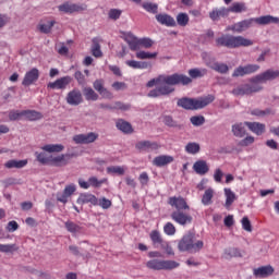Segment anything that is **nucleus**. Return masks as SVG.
Masks as SVG:
<instances>
[{
	"label": "nucleus",
	"instance_id": "nucleus-1",
	"mask_svg": "<svg viewBox=\"0 0 279 279\" xmlns=\"http://www.w3.org/2000/svg\"><path fill=\"white\" fill-rule=\"evenodd\" d=\"M193 80L184 74H171V75H159L157 78H153L147 83L148 88L156 86L155 89L148 93V97H162L171 95L175 88L181 84L182 86H189Z\"/></svg>",
	"mask_w": 279,
	"mask_h": 279
},
{
	"label": "nucleus",
	"instance_id": "nucleus-2",
	"mask_svg": "<svg viewBox=\"0 0 279 279\" xmlns=\"http://www.w3.org/2000/svg\"><path fill=\"white\" fill-rule=\"evenodd\" d=\"M217 47H228L239 49V47H252L254 41L243 36L222 35L216 39Z\"/></svg>",
	"mask_w": 279,
	"mask_h": 279
},
{
	"label": "nucleus",
	"instance_id": "nucleus-3",
	"mask_svg": "<svg viewBox=\"0 0 279 279\" xmlns=\"http://www.w3.org/2000/svg\"><path fill=\"white\" fill-rule=\"evenodd\" d=\"M213 101H215V96L213 95H208L197 99L181 98L178 100V106L184 108L185 110H202V108H206V106L213 104Z\"/></svg>",
	"mask_w": 279,
	"mask_h": 279
},
{
	"label": "nucleus",
	"instance_id": "nucleus-4",
	"mask_svg": "<svg viewBox=\"0 0 279 279\" xmlns=\"http://www.w3.org/2000/svg\"><path fill=\"white\" fill-rule=\"evenodd\" d=\"M203 247L204 241L195 239L193 233L183 235L178 244L180 252H190V254H197Z\"/></svg>",
	"mask_w": 279,
	"mask_h": 279
},
{
	"label": "nucleus",
	"instance_id": "nucleus-5",
	"mask_svg": "<svg viewBox=\"0 0 279 279\" xmlns=\"http://www.w3.org/2000/svg\"><path fill=\"white\" fill-rule=\"evenodd\" d=\"M146 267L154 271H171V269H178V267H180V263L175 260L150 259L146 263Z\"/></svg>",
	"mask_w": 279,
	"mask_h": 279
},
{
	"label": "nucleus",
	"instance_id": "nucleus-6",
	"mask_svg": "<svg viewBox=\"0 0 279 279\" xmlns=\"http://www.w3.org/2000/svg\"><path fill=\"white\" fill-rule=\"evenodd\" d=\"M202 58L206 64V66H209V69H213V71H216V73H220L221 75H226L230 71V66L226 63L216 62L215 59H210V56L206 52L202 53Z\"/></svg>",
	"mask_w": 279,
	"mask_h": 279
},
{
	"label": "nucleus",
	"instance_id": "nucleus-7",
	"mask_svg": "<svg viewBox=\"0 0 279 279\" xmlns=\"http://www.w3.org/2000/svg\"><path fill=\"white\" fill-rule=\"evenodd\" d=\"M58 10L59 12H63V14H75V12H84V10H86V4L66 1L60 4Z\"/></svg>",
	"mask_w": 279,
	"mask_h": 279
},
{
	"label": "nucleus",
	"instance_id": "nucleus-8",
	"mask_svg": "<svg viewBox=\"0 0 279 279\" xmlns=\"http://www.w3.org/2000/svg\"><path fill=\"white\" fill-rule=\"evenodd\" d=\"M279 77L278 70H267L252 78L253 84H265V82H271Z\"/></svg>",
	"mask_w": 279,
	"mask_h": 279
},
{
	"label": "nucleus",
	"instance_id": "nucleus-9",
	"mask_svg": "<svg viewBox=\"0 0 279 279\" xmlns=\"http://www.w3.org/2000/svg\"><path fill=\"white\" fill-rule=\"evenodd\" d=\"M108 182V179H97V177H90L87 181L83 179H78V185L81 189H84L85 191H88L90 186L93 189H99L101 187V184H106Z\"/></svg>",
	"mask_w": 279,
	"mask_h": 279
},
{
	"label": "nucleus",
	"instance_id": "nucleus-10",
	"mask_svg": "<svg viewBox=\"0 0 279 279\" xmlns=\"http://www.w3.org/2000/svg\"><path fill=\"white\" fill-rule=\"evenodd\" d=\"M97 138H99V134L95 132L77 134L73 136V141L76 143V145H90V143H95Z\"/></svg>",
	"mask_w": 279,
	"mask_h": 279
},
{
	"label": "nucleus",
	"instance_id": "nucleus-11",
	"mask_svg": "<svg viewBox=\"0 0 279 279\" xmlns=\"http://www.w3.org/2000/svg\"><path fill=\"white\" fill-rule=\"evenodd\" d=\"M171 219L175 223H179V226H189V223H193V216L180 210L173 211L171 214Z\"/></svg>",
	"mask_w": 279,
	"mask_h": 279
},
{
	"label": "nucleus",
	"instance_id": "nucleus-12",
	"mask_svg": "<svg viewBox=\"0 0 279 279\" xmlns=\"http://www.w3.org/2000/svg\"><path fill=\"white\" fill-rule=\"evenodd\" d=\"M263 87L254 84V85H250V84H245V85H241L236 88H234L232 90L233 95H235L236 97H241L243 95H252V93H258V90H262Z\"/></svg>",
	"mask_w": 279,
	"mask_h": 279
},
{
	"label": "nucleus",
	"instance_id": "nucleus-13",
	"mask_svg": "<svg viewBox=\"0 0 279 279\" xmlns=\"http://www.w3.org/2000/svg\"><path fill=\"white\" fill-rule=\"evenodd\" d=\"M260 69L258 64H247L245 66H239L234 70L232 77H243V75H252Z\"/></svg>",
	"mask_w": 279,
	"mask_h": 279
},
{
	"label": "nucleus",
	"instance_id": "nucleus-14",
	"mask_svg": "<svg viewBox=\"0 0 279 279\" xmlns=\"http://www.w3.org/2000/svg\"><path fill=\"white\" fill-rule=\"evenodd\" d=\"M253 23L254 19L243 20L231 26H227L226 32H235L236 34H241L242 32H245V29H250Z\"/></svg>",
	"mask_w": 279,
	"mask_h": 279
},
{
	"label": "nucleus",
	"instance_id": "nucleus-15",
	"mask_svg": "<svg viewBox=\"0 0 279 279\" xmlns=\"http://www.w3.org/2000/svg\"><path fill=\"white\" fill-rule=\"evenodd\" d=\"M71 82H73V77L62 76L54 82L48 83V88H51L52 90H64Z\"/></svg>",
	"mask_w": 279,
	"mask_h": 279
},
{
	"label": "nucleus",
	"instance_id": "nucleus-16",
	"mask_svg": "<svg viewBox=\"0 0 279 279\" xmlns=\"http://www.w3.org/2000/svg\"><path fill=\"white\" fill-rule=\"evenodd\" d=\"M38 77H40V71H38L37 68H33L25 73L22 85L32 86V84H36V82H38Z\"/></svg>",
	"mask_w": 279,
	"mask_h": 279
},
{
	"label": "nucleus",
	"instance_id": "nucleus-17",
	"mask_svg": "<svg viewBox=\"0 0 279 279\" xmlns=\"http://www.w3.org/2000/svg\"><path fill=\"white\" fill-rule=\"evenodd\" d=\"M168 204L175 208L179 211L190 210L189 204H186V199L182 196H172L169 198Z\"/></svg>",
	"mask_w": 279,
	"mask_h": 279
},
{
	"label": "nucleus",
	"instance_id": "nucleus-18",
	"mask_svg": "<svg viewBox=\"0 0 279 279\" xmlns=\"http://www.w3.org/2000/svg\"><path fill=\"white\" fill-rule=\"evenodd\" d=\"M66 104L69 106H80L82 101H84V98L82 97V92L80 89H72L66 95Z\"/></svg>",
	"mask_w": 279,
	"mask_h": 279
},
{
	"label": "nucleus",
	"instance_id": "nucleus-19",
	"mask_svg": "<svg viewBox=\"0 0 279 279\" xmlns=\"http://www.w3.org/2000/svg\"><path fill=\"white\" fill-rule=\"evenodd\" d=\"M155 19L160 25H165L166 27H175L178 25L175 19L167 13L156 14Z\"/></svg>",
	"mask_w": 279,
	"mask_h": 279
},
{
	"label": "nucleus",
	"instance_id": "nucleus-20",
	"mask_svg": "<svg viewBox=\"0 0 279 279\" xmlns=\"http://www.w3.org/2000/svg\"><path fill=\"white\" fill-rule=\"evenodd\" d=\"M124 40L129 45L131 51H138L141 49V39L135 37L132 33H126L124 35Z\"/></svg>",
	"mask_w": 279,
	"mask_h": 279
},
{
	"label": "nucleus",
	"instance_id": "nucleus-21",
	"mask_svg": "<svg viewBox=\"0 0 279 279\" xmlns=\"http://www.w3.org/2000/svg\"><path fill=\"white\" fill-rule=\"evenodd\" d=\"M136 149L140 151H156L160 149V145L156 142L142 141L136 144Z\"/></svg>",
	"mask_w": 279,
	"mask_h": 279
},
{
	"label": "nucleus",
	"instance_id": "nucleus-22",
	"mask_svg": "<svg viewBox=\"0 0 279 279\" xmlns=\"http://www.w3.org/2000/svg\"><path fill=\"white\" fill-rule=\"evenodd\" d=\"M76 204H81V206H84V204H90L92 206H97V196L90 193H82L80 194Z\"/></svg>",
	"mask_w": 279,
	"mask_h": 279
},
{
	"label": "nucleus",
	"instance_id": "nucleus-23",
	"mask_svg": "<svg viewBox=\"0 0 279 279\" xmlns=\"http://www.w3.org/2000/svg\"><path fill=\"white\" fill-rule=\"evenodd\" d=\"M255 278H269V276L274 275V267L271 266H262L259 268H255L253 270Z\"/></svg>",
	"mask_w": 279,
	"mask_h": 279
},
{
	"label": "nucleus",
	"instance_id": "nucleus-24",
	"mask_svg": "<svg viewBox=\"0 0 279 279\" xmlns=\"http://www.w3.org/2000/svg\"><path fill=\"white\" fill-rule=\"evenodd\" d=\"M193 171H195L197 175H206V173L210 171V167L208 166V162H206V160H197L193 165Z\"/></svg>",
	"mask_w": 279,
	"mask_h": 279
},
{
	"label": "nucleus",
	"instance_id": "nucleus-25",
	"mask_svg": "<svg viewBox=\"0 0 279 279\" xmlns=\"http://www.w3.org/2000/svg\"><path fill=\"white\" fill-rule=\"evenodd\" d=\"M174 158L171 155H160L154 158L153 165L155 167H167V165H171Z\"/></svg>",
	"mask_w": 279,
	"mask_h": 279
},
{
	"label": "nucleus",
	"instance_id": "nucleus-26",
	"mask_svg": "<svg viewBox=\"0 0 279 279\" xmlns=\"http://www.w3.org/2000/svg\"><path fill=\"white\" fill-rule=\"evenodd\" d=\"M69 155L51 156L49 165L51 167H66V165H69Z\"/></svg>",
	"mask_w": 279,
	"mask_h": 279
},
{
	"label": "nucleus",
	"instance_id": "nucleus-27",
	"mask_svg": "<svg viewBox=\"0 0 279 279\" xmlns=\"http://www.w3.org/2000/svg\"><path fill=\"white\" fill-rule=\"evenodd\" d=\"M228 14H230V9H226V8L214 9L209 13V17L211 19V21H219V19H226Z\"/></svg>",
	"mask_w": 279,
	"mask_h": 279
},
{
	"label": "nucleus",
	"instance_id": "nucleus-28",
	"mask_svg": "<svg viewBox=\"0 0 279 279\" xmlns=\"http://www.w3.org/2000/svg\"><path fill=\"white\" fill-rule=\"evenodd\" d=\"M254 23H257V25H269L270 23L278 24L279 19L275 17L272 15H264L259 17H253Z\"/></svg>",
	"mask_w": 279,
	"mask_h": 279
},
{
	"label": "nucleus",
	"instance_id": "nucleus-29",
	"mask_svg": "<svg viewBox=\"0 0 279 279\" xmlns=\"http://www.w3.org/2000/svg\"><path fill=\"white\" fill-rule=\"evenodd\" d=\"M245 125L253 132V134H256L257 136H260L265 132V124L258 123V122H245Z\"/></svg>",
	"mask_w": 279,
	"mask_h": 279
},
{
	"label": "nucleus",
	"instance_id": "nucleus-30",
	"mask_svg": "<svg viewBox=\"0 0 279 279\" xmlns=\"http://www.w3.org/2000/svg\"><path fill=\"white\" fill-rule=\"evenodd\" d=\"M214 197H215V190L213 187L205 190L201 201L203 206H210V204H213Z\"/></svg>",
	"mask_w": 279,
	"mask_h": 279
},
{
	"label": "nucleus",
	"instance_id": "nucleus-31",
	"mask_svg": "<svg viewBox=\"0 0 279 279\" xmlns=\"http://www.w3.org/2000/svg\"><path fill=\"white\" fill-rule=\"evenodd\" d=\"M7 169H23V167H27V159L16 160L12 159L4 163Z\"/></svg>",
	"mask_w": 279,
	"mask_h": 279
},
{
	"label": "nucleus",
	"instance_id": "nucleus-32",
	"mask_svg": "<svg viewBox=\"0 0 279 279\" xmlns=\"http://www.w3.org/2000/svg\"><path fill=\"white\" fill-rule=\"evenodd\" d=\"M223 191L226 196L225 206L226 208H230V206L236 202V194L230 187H225Z\"/></svg>",
	"mask_w": 279,
	"mask_h": 279
},
{
	"label": "nucleus",
	"instance_id": "nucleus-33",
	"mask_svg": "<svg viewBox=\"0 0 279 279\" xmlns=\"http://www.w3.org/2000/svg\"><path fill=\"white\" fill-rule=\"evenodd\" d=\"M22 114L27 121H40L43 119V113L36 110H24Z\"/></svg>",
	"mask_w": 279,
	"mask_h": 279
},
{
	"label": "nucleus",
	"instance_id": "nucleus-34",
	"mask_svg": "<svg viewBox=\"0 0 279 279\" xmlns=\"http://www.w3.org/2000/svg\"><path fill=\"white\" fill-rule=\"evenodd\" d=\"M43 151H47L48 154H59L64 150V145L62 144H47L41 147Z\"/></svg>",
	"mask_w": 279,
	"mask_h": 279
},
{
	"label": "nucleus",
	"instance_id": "nucleus-35",
	"mask_svg": "<svg viewBox=\"0 0 279 279\" xmlns=\"http://www.w3.org/2000/svg\"><path fill=\"white\" fill-rule=\"evenodd\" d=\"M83 95L86 99V101H97L99 99V94L93 89V87H85L83 89Z\"/></svg>",
	"mask_w": 279,
	"mask_h": 279
},
{
	"label": "nucleus",
	"instance_id": "nucleus-36",
	"mask_svg": "<svg viewBox=\"0 0 279 279\" xmlns=\"http://www.w3.org/2000/svg\"><path fill=\"white\" fill-rule=\"evenodd\" d=\"M125 171H128V167L125 166H110L107 168L109 175H124Z\"/></svg>",
	"mask_w": 279,
	"mask_h": 279
},
{
	"label": "nucleus",
	"instance_id": "nucleus-37",
	"mask_svg": "<svg viewBox=\"0 0 279 279\" xmlns=\"http://www.w3.org/2000/svg\"><path fill=\"white\" fill-rule=\"evenodd\" d=\"M223 257L225 258H242L243 253L241 252V250L236 247H230L225 250Z\"/></svg>",
	"mask_w": 279,
	"mask_h": 279
},
{
	"label": "nucleus",
	"instance_id": "nucleus-38",
	"mask_svg": "<svg viewBox=\"0 0 279 279\" xmlns=\"http://www.w3.org/2000/svg\"><path fill=\"white\" fill-rule=\"evenodd\" d=\"M53 25H56L53 20H47L38 25V29L41 32V34H49L53 28Z\"/></svg>",
	"mask_w": 279,
	"mask_h": 279
},
{
	"label": "nucleus",
	"instance_id": "nucleus-39",
	"mask_svg": "<svg viewBox=\"0 0 279 279\" xmlns=\"http://www.w3.org/2000/svg\"><path fill=\"white\" fill-rule=\"evenodd\" d=\"M137 60H154L158 58V52H148V51H137L136 52Z\"/></svg>",
	"mask_w": 279,
	"mask_h": 279
},
{
	"label": "nucleus",
	"instance_id": "nucleus-40",
	"mask_svg": "<svg viewBox=\"0 0 279 279\" xmlns=\"http://www.w3.org/2000/svg\"><path fill=\"white\" fill-rule=\"evenodd\" d=\"M117 128L120 130V132H123L124 134H132V124L124 120H118Z\"/></svg>",
	"mask_w": 279,
	"mask_h": 279
},
{
	"label": "nucleus",
	"instance_id": "nucleus-41",
	"mask_svg": "<svg viewBox=\"0 0 279 279\" xmlns=\"http://www.w3.org/2000/svg\"><path fill=\"white\" fill-rule=\"evenodd\" d=\"M245 122L244 123H238L232 126V132L234 136H238L239 138H243L245 135Z\"/></svg>",
	"mask_w": 279,
	"mask_h": 279
},
{
	"label": "nucleus",
	"instance_id": "nucleus-42",
	"mask_svg": "<svg viewBox=\"0 0 279 279\" xmlns=\"http://www.w3.org/2000/svg\"><path fill=\"white\" fill-rule=\"evenodd\" d=\"M149 236H150V241H153V245L155 247L162 245V243H163L162 235H160L159 231H157V230L151 231Z\"/></svg>",
	"mask_w": 279,
	"mask_h": 279
},
{
	"label": "nucleus",
	"instance_id": "nucleus-43",
	"mask_svg": "<svg viewBox=\"0 0 279 279\" xmlns=\"http://www.w3.org/2000/svg\"><path fill=\"white\" fill-rule=\"evenodd\" d=\"M201 146L199 144L195 142H190L185 146L186 154H191L192 156H195V154H199Z\"/></svg>",
	"mask_w": 279,
	"mask_h": 279
},
{
	"label": "nucleus",
	"instance_id": "nucleus-44",
	"mask_svg": "<svg viewBox=\"0 0 279 279\" xmlns=\"http://www.w3.org/2000/svg\"><path fill=\"white\" fill-rule=\"evenodd\" d=\"M208 73L206 69H191L189 70V75L192 80H197V77H204Z\"/></svg>",
	"mask_w": 279,
	"mask_h": 279
},
{
	"label": "nucleus",
	"instance_id": "nucleus-45",
	"mask_svg": "<svg viewBox=\"0 0 279 279\" xmlns=\"http://www.w3.org/2000/svg\"><path fill=\"white\" fill-rule=\"evenodd\" d=\"M142 8L149 14H158V4L153 2H143Z\"/></svg>",
	"mask_w": 279,
	"mask_h": 279
},
{
	"label": "nucleus",
	"instance_id": "nucleus-46",
	"mask_svg": "<svg viewBox=\"0 0 279 279\" xmlns=\"http://www.w3.org/2000/svg\"><path fill=\"white\" fill-rule=\"evenodd\" d=\"M35 156L40 165H50L51 156L47 153H35Z\"/></svg>",
	"mask_w": 279,
	"mask_h": 279
},
{
	"label": "nucleus",
	"instance_id": "nucleus-47",
	"mask_svg": "<svg viewBox=\"0 0 279 279\" xmlns=\"http://www.w3.org/2000/svg\"><path fill=\"white\" fill-rule=\"evenodd\" d=\"M189 21H191V19L186 13H179L177 15V23L180 25V27H186V25H189Z\"/></svg>",
	"mask_w": 279,
	"mask_h": 279
},
{
	"label": "nucleus",
	"instance_id": "nucleus-48",
	"mask_svg": "<svg viewBox=\"0 0 279 279\" xmlns=\"http://www.w3.org/2000/svg\"><path fill=\"white\" fill-rule=\"evenodd\" d=\"M92 53L94 58H101V56H104L101 52V46H99V41H97V39H93Z\"/></svg>",
	"mask_w": 279,
	"mask_h": 279
},
{
	"label": "nucleus",
	"instance_id": "nucleus-49",
	"mask_svg": "<svg viewBox=\"0 0 279 279\" xmlns=\"http://www.w3.org/2000/svg\"><path fill=\"white\" fill-rule=\"evenodd\" d=\"M65 228H66L68 232H71L72 234H77V232L82 231V227H80L77 223H75L73 221H66Z\"/></svg>",
	"mask_w": 279,
	"mask_h": 279
},
{
	"label": "nucleus",
	"instance_id": "nucleus-50",
	"mask_svg": "<svg viewBox=\"0 0 279 279\" xmlns=\"http://www.w3.org/2000/svg\"><path fill=\"white\" fill-rule=\"evenodd\" d=\"M97 206H100L104 210H108L112 206V201L102 197V198H97Z\"/></svg>",
	"mask_w": 279,
	"mask_h": 279
},
{
	"label": "nucleus",
	"instance_id": "nucleus-51",
	"mask_svg": "<svg viewBox=\"0 0 279 279\" xmlns=\"http://www.w3.org/2000/svg\"><path fill=\"white\" fill-rule=\"evenodd\" d=\"M0 252L3 254H10L12 252H16L15 244H0Z\"/></svg>",
	"mask_w": 279,
	"mask_h": 279
},
{
	"label": "nucleus",
	"instance_id": "nucleus-52",
	"mask_svg": "<svg viewBox=\"0 0 279 279\" xmlns=\"http://www.w3.org/2000/svg\"><path fill=\"white\" fill-rule=\"evenodd\" d=\"M247 8L245 7V3H233L232 7L229 9V12H245Z\"/></svg>",
	"mask_w": 279,
	"mask_h": 279
},
{
	"label": "nucleus",
	"instance_id": "nucleus-53",
	"mask_svg": "<svg viewBox=\"0 0 279 279\" xmlns=\"http://www.w3.org/2000/svg\"><path fill=\"white\" fill-rule=\"evenodd\" d=\"M163 232L168 236H173V234H175V226H173L171 222L166 223L163 227Z\"/></svg>",
	"mask_w": 279,
	"mask_h": 279
},
{
	"label": "nucleus",
	"instance_id": "nucleus-54",
	"mask_svg": "<svg viewBox=\"0 0 279 279\" xmlns=\"http://www.w3.org/2000/svg\"><path fill=\"white\" fill-rule=\"evenodd\" d=\"M140 47H144V49H150V47H154V40L147 37L140 38Z\"/></svg>",
	"mask_w": 279,
	"mask_h": 279
},
{
	"label": "nucleus",
	"instance_id": "nucleus-55",
	"mask_svg": "<svg viewBox=\"0 0 279 279\" xmlns=\"http://www.w3.org/2000/svg\"><path fill=\"white\" fill-rule=\"evenodd\" d=\"M74 78L76 80L77 84H80V86H84V84H86V76L84 73H82V71H76L74 73Z\"/></svg>",
	"mask_w": 279,
	"mask_h": 279
},
{
	"label": "nucleus",
	"instance_id": "nucleus-56",
	"mask_svg": "<svg viewBox=\"0 0 279 279\" xmlns=\"http://www.w3.org/2000/svg\"><path fill=\"white\" fill-rule=\"evenodd\" d=\"M192 125H195V126H199V125H204L205 123V119L203 116H194L190 119Z\"/></svg>",
	"mask_w": 279,
	"mask_h": 279
},
{
	"label": "nucleus",
	"instance_id": "nucleus-57",
	"mask_svg": "<svg viewBox=\"0 0 279 279\" xmlns=\"http://www.w3.org/2000/svg\"><path fill=\"white\" fill-rule=\"evenodd\" d=\"M241 223L243 230H245L246 232H252V222L250 221V218H247V216L242 218Z\"/></svg>",
	"mask_w": 279,
	"mask_h": 279
},
{
	"label": "nucleus",
	"instance_id": "nucleus-58",
	"mask_svg": "<svg viewBox=\"0 0 279 279\" xmlns=\"http://www.w3.org/2000/svg\"><path fill=\"white\" fill-rule=\"evenodd\" d=\"M75 191H77V186L73 183L66 185L63 190V193L65 195H68V197H71V195H73V193H75Z\"/></svg>",
	"mask_w": 279,
	"mask_h": 279
},
{
	"label": "nucleus",
	"instance_id": "nucleus-59",
	"mask_svg": "<svg viewBox=\"0 0 279 279\" xmlns=\"http://www.w3.org/2000/svg\"><path fill=\"white\" fill-rule=\"evenodd\" d=\"M109 19H111L112 21H117V20L121 19V10L111 9L109 11Z\"/></svg>",
	"mask_w": 279,
	"mask_h": 279
},
{
	"label": "nucleus",
	"instance_id": "nucleus-60",
	"mask_svg": "<svg viewBox=\"0 0 279 279\" xmlns=\"http://www.w3.org/2000/svg\"><path fill=\"white\" fill-rule=\"evenodd\" d=\"M8 232H16L19 230V222L15 220L9 221L7 225Z\"/></svg>",
	"mask_w": 279,
	"mask_h": 279
},
{
	"label": "nucleus",
	"instance_id": "nucleus-61",
	"mask_svg": "<svg viewBox=\"0 0 279 279\" xmlns=\"http://www.w3.org/2000/svg\"><path fill=\"white\" fill-rule=\"evenodd\" d=\"M223 179V171L219 168H217L214 172V180L218 184L221 183V180Z\"/></svg>",
	"mask_w": 279,
	"mask_h": 279
},
{
	"label": "nucleus",
	"instance_id": "nucleus-62",
	"mask_svg": "<svg viewBox=\"0 0 279 279\" xmlns=\"http://www.w3.org/2000/svg\"><path fill=\"white\" fill-rule=\"evenodd\" d=\"M21 117H23V111L22 112L10 111V113H9L10 121H19L21 119Z\"/></svg>",
	"mask_w": 279,
	"mask_h": 279
},
{
	"label": "nucleus",
	"instance_id": "nucleus-63",
	"mask_svg": "<svg viewBox=\"0 0 279 279\" xmlns=\"http://www.w3.org/2000/svg\"><path fill=\"white\" fill-rule=\"evenodd\" d=\"M93 87L95 88V90H97V93L104 90L106 88L104 87V80H96L93 84Z\"/></svg>",
	"mask_w": 279,
	"mask_h": 279
},
{
	"label": "nucleus",
	"instance_id": "nucleus-64",
	"mask_svg": "<svg viewBox=\"0 0 279 279\" xmlns=\"http://www.w3.org/2000/svg\"><path fill=\"white\" fill-rule=\"evenodd\" d=\"M99 95L102 97V99H113L114 95L111 94L110 90H108V88H104Z\"/></svg>",
	"mask_w": 279,
	"mask_h": 279
}]
</instances>
